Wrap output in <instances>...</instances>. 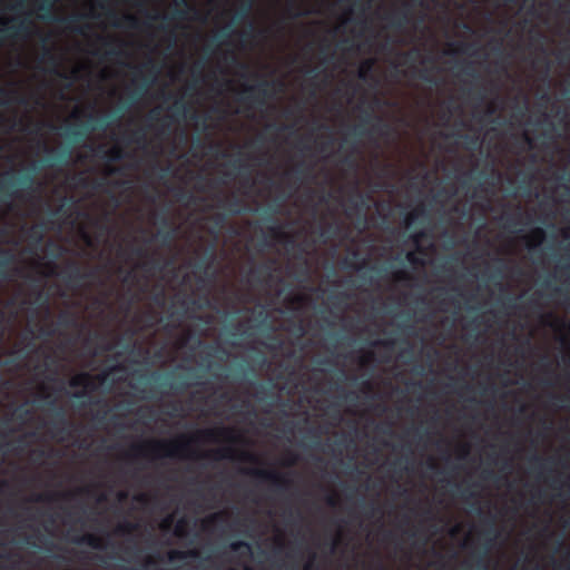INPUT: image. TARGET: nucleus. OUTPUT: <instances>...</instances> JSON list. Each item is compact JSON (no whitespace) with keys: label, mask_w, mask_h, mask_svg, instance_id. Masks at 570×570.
I'll return each mask as SVG.
<instances>
[{"label":"nucleus","mask_w":570,"mask_h":570,"mask_svg":"<svg viewBox=\"0 0 570 570\" xmlns=\"http://www.w3.org/2000/svg\"><path fill=\"white\" fill-rule=\"evenodd\" d=\"M372 345L373 346H383L385 348H392V346L394 345V342L389 341V340H380V341L373 342Z\"/></svg>","instance_id":"nucleus-48"},{"label":"nucleus","mask_w":570,"mask_h":570,"mask_svg":"<svg viewBox=\"0 0 570 570\" xmlns=\"http://www.w3.org/2000/svg\"><path fill=\"white\" fill-rule=\"evenodd\" d=\"M72 542L78 543V544H87V546L91 547L92 549H98V550L105 548L102 539L95 534H91V533H87L81 537L73 538Z\"/></svg>","instance_id":"nucleus-12"},{"label":"nucleus","mask_w":570,"mask_h":570,"mask_svg":"<svg viewBox=\"0 0 570 570\" xmlns=\"http://www.w3.org/2000/svg\"><path fill=\"white\" fill-rule=\"evenodd\" d=\"M426 237V234L424 230H419L412 235V240L416 245L417 250L421 253L422 249L420 247V242Z\"/></svg>","instance_id":"nucleus-38"},{"label":"nucleus","mask_w":570,"mask_h":570,"mask_svg":"<svg viewBox=\"0 0 570 570\" xmlns=\"http://www.w3.org/2000/svg\"><path fill=\"white\" fill-rule=\"evenodd\" d=\"M373 353H367L366 355L362 356L360 360V364L362 366L366 365L367 363L373 361Z\"/></svg>","instance_id":"nucleus-53"},{"label":"nucleus","mask_w":570,"mask_h":570,"mask_svg":"<svg viewBox=\"0 0 570 570\" xmlns=\"http://www.w3.org/2000/svg\"><path fill=\"white\" fill-rule=\"evenodd\" d=\"M137 528H138V525L136 523L126 521L124 523H120L117 527V532L121 533V534H127V533H131L132 531L137 530Z\"/></svg>","instance_id":"nucleus-33"},{"label":"nucleus","mask_w":570,"mask_h":570,"mask_svg":"<svg viewBox=\"0 0 570 570\" xmlns=\"http://www.w3.org/2000/svg\"><path fill=\"white\" fill-rule=\"evenodd\" d=\"M111 116H105L97 118L92 114L88 116L87 121L82 125L81 129L79 128H68L66 131V137L73 141L82 140L87 137V135L97 129H106L114 120Z\"/></svg>","instance_id":"nucleus-5"},{"label":"nucleus","mask_w":570,"mask_h":570,"mask_svg":"<svg viewBox=\"0 0 570 570\" xmlns=\"http://www.w3.org/2000/svg\"><path fill=\"white\" fill-rule=\"evenodd\" d=\"M173 110L175 115L185 116L187 112V104L181 100H176Z\"/></svg>","instance_id":"nucleus-34"},{"label":"nucleus","mask_w":570,"mask_h":570,"mask_svg":"<svg viewBox=\"0 0 570 570\" xmlns=\"http://www.w3.org/2000/svg\"><path fill=\"white\" fill-rule=\"evenodd\" d=\"M57 497H58V494L46 493V494H38L32 500L36 502H51V501L56 500Z\"/></svg>","instance_id":"nucleus-39"},{"label":"nucleus","mask_w":570,"mask_h":570,"mask_svg":"<svg viewBox=\"0 0 570 570\" xmlns=\"http://www.w3.org/2000/svg\"><path fill=\"white\" fill-rule=\"evenodd\" d=\"M219 439H224L228 442L236 443L240 441L238 434L232 428H217V429H205L199 430L194 438L186 435L179 436L174 441H148L140 444H134L131 446L132 458H147L149 454L154 456H167L176 458L187 453L190 450V443L196 440L206 442H217Z\"/></svg>","instance_id":"nucleus-1"},{"label":"nucleus","mask_w":570,"mask_h":570,"mask_svg":"<svg viewBox=\"0 0 570 570\" xmlns=\"http://www.w3.org/2000/svg\"><path fill=\"white\" fill-rule=\"evenodd\" d=\"M158 235L163 238L164 243H169L175 237L174 229L166 230V232H159Z\"/></svg>","instance_id":"nucleus-44"},{"label":"nucleus","mask_w":570,"mask_h":570,"mask_svg":"<svg viewBox=\"0 0 570 570\" xmlns=\"http://www.w3.org/2000/svg\"><path fill=\"white\" fill-rule=\"evenodd\" d=\"M354 132L357 136H364L367 131L363 128V126L358 125L354 128Z\"/></svg>","instance_id":"nucleus-62"},{"label":"nucleus","mask_w":570,"mask_h":570,"mask_svg":"<svg viewBox=\"0 0 570 570\" xmlns=\"http://www.w3.org/2000/svg\"><path fill=\"white\" fill-rule=\"evenodd\" d=\"M204 67H205V61H198L194 65L193 71H197L198 73H200L203 71Z\"/></svg>","instance_id":"nucleus-59"},{"label":"nucleus","mask_w":570,"mask_h":570,"mask_svg":"<svg viewBox=\"0 0 570 570\" xmlns=\"http://www.w3.org/2000/svg\"><path fill=\"white\" fill-rule=\"evenodd\" d=\"M68 156H69V154H63V155H60V156L49 157V158H46L43 160V163L47 166H52L53 164L66 161Z\"/></svg>","instance_id":"nucleus-35"},{"label":"nucleus","mask_w":570,"mask_h":570,"mask_svg":"<svg viewBox=\"0 0 570 570\" xmlns=\"http://www.w3.org/2000/svg\"><path fill=\"white\" fill-rule=\"evenodd\" d=\"M269 86L271 83L268 81H262L257 85L244 86L239 96V101L247 105L248 107L254 105L264 106L266 99L271 97L268 91Z\"/></svg>","instance_id":"nucleus-6"},{"label":"nucleus","mask_w":570,"mask_h":570,"mask_svg":"<svg viewBox=\"0 0 570 570\" xmlns=\"http://www.w3.org/2000/svg\"><path fill=\"white\" fill-rule=\"evenodd\" d=\"M83 14L75 13L69 17L61 18L59 19V21L63 23L67 29L78 33H83V28L77 27V24L83 19Z\"/></svg>","instance_id":"nucleus-16"},{"label":"nucleus","mask_w":570,"mask_h":570,"mask_svg":"<svg viewBox=\"0 0 570 570\" xmlns=\"http://www.w3.org/2000/svg\"><path fill=\"white\" fill-rule=\"evenodd\" d=\"M234 30L232 29V27H226L219 35H218V38H227L232 35Z\"/></svg>","instance_id":"nucleus-58"},{"label":"nucleus","mask_w":570,"mask_h":570,"mask_svg":"<svg viewBox=\"0 0 570 570\" xmlns=\"http://www.w3.org/2000/svg\"><path fill=\"white\" fill-rule=\"evenodd\" d=\"M134 254L138 257H146L147 256V250L144 248V247H136L132 249Z\"/></svg>","instance_id":"nucleus-56"},{"label":"nucleus","mask_w":570,"mask_h":570,"mask_svg":"<svg viewBox=\"0 0 570 570\" xmlns=\"http://www.w3.org/2000/svg\"><path fill=\"white\" fill-rule=\"evenodd\" d=\"M17 413H18V416L22 419V417L29 415L31 412H30V410L24 409L23 406H19L17 409Z\"/></svg>","instance_id":"nucleus-57"},{"label":"nucleus","mask_w":570,"mask_h":570,"mask_svg":"<svg viewBox=\"0 0 570 570\" xmlns=\"http://www.w3.org/2000/svg\"><path fill=\"white\" fill-rule=\"evenodd\" d=\"M425 214V208L423 206H419L413 212L409 213L404 218V224L406 227H410L417 218L419 216H422Z\"/></svg>","instance_id":"nucleus-23"},{"label":"nucleus","mask_w":570,"mask_h":570,"mask_svg":"<svg viewBox=\"0 0 570 570\" xmlns=\"http://www.w3.org/2000/svg\"><path fill=\"white\" fill-rule=\"evenodd\" d=\"M390 125L383 121L381 118H377V124L372 127V131L379 134L380 136H386L390 132Z\"/></svg>","instance_id":"nucleus-28"},{"label":"nucleus","mask_w":570,"mask_h":570,"mask_svg":"<svg viewBox=\"0 0 570 570\" xmlns=\"http://www.w3.org/2000/svg\"><path fill=\"white\" fill-rule=\"evenodd\" d=\"M296 460H297L296 455L291 454L289 459L287 461H285L284 464L287 466L294 465L296 463Z\"/></svg>","instance_id":"nucleus-64"},{"label":"nucleus","mask_w":570,"mask_h":570,"mask_svg":"<svg viewBox=\"0 0 570 570\" xmlns=\"http://www.w3.org/2000/svg\"><path fill=\"white\" fill-rule=\"evenodd\" d=\"M386 19L396 28L409 24L412 19V4L410 2H403L399 9L390 12Z\"/></svg>","instance_id":"nucleus-10"},{"label":"nucleus","mask_w":570,"mask_h":570,"mask_svg":"<svg viewBox=\"0 0 570 570\" xmlns=\"http://www.w3.org/2000/svg\"><path fill=\"white\" fill-rule=\"evenodd\" d=\"M464 140L470 147H475L479 144V139L475 136L465 135Z\"/></svg>","instance_id":"nucleus-51"},{"label":"nucleus","mask_w":570,"mask_h":570,"mask_svg":"<svg viewBox=\"0 0 570 570\" xmlns=\"http://www.w3.org/2000/svg\"><path fill=\"white\" fill-rule=\"evenodd\" d=\"M161 385L169 386L170 389H175V390H179V391L186 390L189 386V384L186 382H179L178 384H167L166 382H163Z\"/></svg>","instance_id":"nucleus-47"},{"label":"nucleus","mask_w":570,"mask_h":570,"mask_svg":"<svg viewBox=\"0 0 570 570\" xmlns=\"http://www.w3.org/2000/svg\"><path fill=\"white\" fill-rule=\"evenodd\" d=\"M164 292L161 291L160 293H158L157 295H155V302L159 305H163L164 303Z\"/></svg>","instance_id":"nucleus-63"},{"label":"nucleus","mask_w":570,"mask_h":570,"mask_svg":"<svg viewBox=\"0 0 570 570\" xmlns=\"http://www.w3.org/2000/svg\"><path fill=\"white\" fill-rule=\"evenodd\" d=\"M223 514L222 513H214L212 515H209L206 520H205V524H213V523H216L217 521H219L222 519Z\"/></svg>","instance_id":"nucleus-50"},{"label":"nucleus","mask_w":570,"mask_h":570,"mask_svg":"<svg viewBox=\"0 0 570 570\" xmlns=\"http://www.w3.org/2000/svg\"><path fill=\"white\" fill-rule=\"evenodd\" d=\"M128 157V154L119 146H115L109 150H105L101 158L109 163H118Z\"/></svg>","instance_id":"nucleus-17"},{"label":"nucleus","mask_w":570,"mask_h":570,"mask_svg":"<svg viewBox=\"0 0 570 570\" xmlns=\"http://www.w3.org/2000/svg\"><path fill=\"white\" fill-rule=\"evenodd\" d=\"M405 257L406 261L412 265H424L423 259L417 257V255L414 252H409Z\"/></svg>","instance_id":"nucleus-40"},{"label":"nucleus","mask_w":570,"mask_h":570,"mask_svg":"<svg viewBox=\"0 0 570 570\" xmlns=\"http://www.w3.org/2000/svg\"><path fill=\"white\" fill-rule=\"evenodd\" d=\"M32 26V21L24 18L7 26L4 29H1L0 32L3 33V37L6 38H27L31 35Z\"/></svg>","instance_id":"nucleus-9"},{"label":"nucleus","mask_w":570,"mask_h":570,"mask_svg":"<svg viewBox=\"0 0 570 570\" xmlns=\"http://www.w3.org/2000/svg\"><path fill=\"white\" fill-rule=\"evenodd\" d=\"M16 261L14 254L9 249L0 248V276H6L9 266Z\"/></svg>","instance_id":"nucleus-15"},{"label":"nucleus","mask_w":570,"mask_h":570,"mask_svg":"<svg viewBox=\"0 0 570 570\" xmlns=\"http://www.w3.org/2000/svg\"><path fill=\"white\" fill-rule=\"evenodd\" d=\"M216 200V207L225 210V213H216L210 217L214 228L209 232L215 238L218 237L220 229L225 226L228 215H238L244 208L243 199L234 194L226 196L217 195Z\"/></svg>","instance_id":"nucleus-2"},{"label":"nucleus","mask_w":570,"mask_h":570,"mask_svg":"<svg viewBox=\"0 0 570 570\" xmlns=\"http://www.w3.org/2000/svg\"><path fill=\"white\" fill-rule=\"evenodd\" d=\"M247 473L269 482L272 487L279 492L287 490L292 485V481L289 479L274 470L254 469L247 471Z\"/></svg>","instance_id":"nucleus-8"},{"label":"nucleus","mask_w":570,"mask_h":570,"mask_svg":"<svg viewBox=\"0 0 570 570\" xmlns=\"http://www.w3.org/2000/svg\"><path fill=\"white\" fill-rule=\"evenodd\" d=\"M275 261H269L268 263H265V264H262L261 266L256 267V268H252L249 271V275L255 279V281H262V276L263 275H266L268 278H272V272L274 269V265H275Z\"/></svg>","instance_id":"nucleus-14"},{"label":"nucleus","mask_w":570,"mask_h":570,"mask_svg":"<svg viewBox=\"0 0 570 570\" xmlns=\"http://www.w3.org/2000/svg\"><path fill=\"white\" fill-rule=\"evenodd\" d=\"M94 276L92 272L83 273L77 262H70L65 272V279L71 283H80Z\"/></svg>","instance_id":"nucleus-11"},{"label":"nucleus","mask_w":570,"mask_h":570,"mask_svg":"<svg viewBox=\"0 0 570 570\" xmlns=\"http://www.w3.org/2000/svg\"><path fill=\"white\" fill-rule=\"evenodd\" d=\"M250 7H252V2H249L245 8H243L239 12H237L235 18L238 21H242L243 19H245L249 13Z\"/></svg>","instance_id":"nucleus-45"},{"label":"nucleus","mask_w":570,"mask_h":570,"mask_svg":"<svg viewBox=\"0 0 570 570\" xmlns=\"http://www.w3.org/2000/svg\"><path fill=\"white\" fill-rule=\"evenodd\" d=\"M37 185L35 173H24L18 177L7 176L0 186V193L16 198L20 197L19 191H35Z\"/></svg>","instance_id":"nucleus-4"},{"label":"nucleus","mask_w":570,"mask_h":570,"mask_svg":"<svg viewBox=\"0 0 570 570\" xmlns=\"http://www.w3.org/2000/svg\"><path fill=\"white\" fill-rule=\"evenodd\" d=\"M29 236L37 243L41 242L43 237L41 229H39L37 226L31 227Z\"/></svg>","instance_id":"nucleus-41"},{"label":"nucleus","mask_w":570,"mask_h":570,"mask_svg":"<svg viewBox=\"0 0 570 570\" xmlns=\"http://www.w3.org/2000/svg\"><path fill=\"white\" fill-rule=\"evenodd\" d=\"M287 10L288 12L291 13V16L293 18H299V17H305L307 16L309 12L306 11V10H302L297 7L296 4V0H291L288 2V6H287Z\"/></svg>","instance_id":"nucleus-26"},{"label":"nucleus","mask_w":570,"mask_h":570,"mask_svg":"<svg viewBox=\"0 0 570 570\" xmlns=\"http://www.w3.org/2000/svg\"><path fill=\"white\" fill-rule=\"evenodd\" d=\"M108 17L112 19V26L117 28L125 24L129 28L136 29L139 24L138 19L132 14H125L121 19H119L114 11H109Z\"/></svg>","instance_id":"nucleus-13"},{"label":"nucleus","mask_w":570,"mask_h":570,"mask_svg":"<svg viewBox=\"0 0 570 570\" xmlns=\"http://www.w3.org/2000/svg\"><path fill=\"white\" fill-rule=\"evenodd\" d=\"M232 551H239L240 549H246L247 552L250 551V546L246 541H235L230 543Z\"/></svg>","instance_id":"nucleus-37"},{"label":"nucleus","mask_w":570,"mask_h":570,"mask_svg":"<svg viewBox=\"0 0 570 570\" xmlns=\"http://www.w3.org/2000/svg\"><path fill=\"white\" fill-rule=\"evenodd\" d=\"M326 503L330 505V507H336L337 505V498L335 494H330L326 497Z\"/></svg>","instance_id":"nucleus-55"},{"label":"nucleus","mask_w":570,"mask_h":570,"mask_svg":"<svg viewBox=\"0 0 570 570\" xmlns=\"http://www.w3.org/2000/svg\"><path fill=\"white\" fill-rule=\"evenodd\" d=\"M499 531L495 527L494 518H491L489 527L484 530V537L487 538L488 544H492L493 541L498 538Z\"/></svg>","instance_id":"nucleus-22"},{"label":"nucleus","mask_w":570,"mask_h":570,"mask_svg":"<svg viewBox=\"0 0 570 570\" xmlns=\"http://www.w3.org/2000/svg\"><path fill=\"white\" fill-rule=\"evenodd\" d=\"M128 142H145L146 141V131L142 129H137L131 131L127 136Z\"/></svg>","instance_id":"nucleus-29"},{"label":"nucleus","mask_w":570,"mask_h":570,"mask_svg":"<svg viewBox=\"0 0 570 570\" xmlns=\"http://www.w3.org/2000/svg\"><path fill=\"white\" fill-rule=\"evenodd\" d=\"M362 387H363L364 391H367V392L373 390V385H372L370 380L363 381L362 382Z\"/></svg>","instance_id":"nucleus-60"},{"label":"nucleus","mask_w":570,"mask_h":570,"mask_svg":"<svg viewBox=\"0 0 570 570\" xmlns=\"http://www.w3.org/2000/svg\"><path fill=\"white\" fill-rule=\"evenodd\" d=\"M419 78L426 81V82H433V78L431 77L429 70L423 69L419 71Z\"/></svg>","instance_id":"nucleus-49"},{"label":"nucleus","mask_w":570,"mask_h":570,"mask_svg":"<svg viewBox=\"0 0 570 570\" xmlns=\"http://www.w3.org/2000/svg\"><path fill=\"white\" fill-rule=\"evenodd\" d=\"M169 561L183 560L186 558H197L198 552L196 550H170L167 554Z\"/></svg>","instance_id":"nucleus-18"},{"label":"nucleus","mask_w":570,"mask_h":570,"mask_svg":"<svg viewBox=\"0 0 570 570\" xmlns=\"http://www.w3.org/2000/svg\"><path fill=\"white\" fill-rule=\"evenodd\" d=\"M186 525V521L185 519H180L177 524H176V534L177 535H181L183 534V529L185 528Z\"/></svg>","instance_id":"nucleus-54"},{"label":"nucleus","mask_w":570,"mask_h":570,"mask_svg":"<svg viewBox=\"0 0 570 570\" xmlns=\"http://www.w3.org/2000/svg\"><path fill=\"white\" fill-rule=\"evenodd\" d=\"M546 237V232L538 227V228H534L531 234H530V242L528 244L529 248H533L535 246H539L543 239Z\"/></svg>","instance_id":"nucleus-20"},{"label":"nucleus","mask_w":570,"mask_h":570,"mask_svg":"<svg viewBox=\"0 0 570 570\" xmlns=\"http://www.w3.org/2000/svg\"><path fill=\"white\" fill-rule=\"evenodd\" d=\"M461 497L464 499V500H468V499H472V498H475L476 494L472 491H470L469 488H465L461 491Z\"/></svg>","instance_id":"nucleus-52"},{"label":"nucleus","mask_w":570,"mask_h":570,"mask_svg":"<svg viewBox=\"0 0 570 570\" xmlns=\"http://www.w3.org/2000/svg\"><path fill=\"white\" fill-rule=\"evenodd\" d=\"M462 71H463L464 75H466L469 77H475L476 76L475 69H474L473 63L471 61L465 62Z\"/></svg>","instance_id":"nucleus-43"},{"label":"nucleus","mask_w":570,"mask_h":570,"mask_svg":"<svg viewBox=\"0 0 570 570\" xmlns=\"http://www.w3.org/2000/svg\"><path fill=\"white\" fill-rule=\"evenodd\" d=\"M215 259V249L214 247L210 248L207 253H206V256L200 259V262L198 263V267L199 268H204V271L206 272L207 269L210 268L213 262Z\"/></svg>","instance_id":"nucleus-25"},{"label":"nucleus","mask_w":570,"mask_h":570,"mask_svg":"<svg viewBox=\"0 0 570 570\" xmlns=\"http://www.w3.org/2000/svg\"><path fill=\"white\" fill-rule=\"evenodd\" d=\"M186 17H187V10H185V9H177V10H175V11L173 12V14H171L170 19H179V20H184V19H186ZM163 20H164V22H165V21H167V20H169V17L164 16V17H163Z\"/></svg>","instance_id":"nucleus-36"},{"label":"nucleus","mask_w":570,"mask_h":570,"mask_svg":"<svg viewBox=\"0 0 570 570\" xmlns=\"http://www.w3.org/2000/svg\"><path fill=\"white\" fill-rule=\"evenodd\" d=\"M373 65H374L373 60H371V59L365 60V61L361 65V67H360V69H358V75H357V76H358V78H360V79H362V80H366V79H367V77H368V75L371 73V70H372V68H373Z\"/></svg>","instance_id":"nucleus-27"},{"label":"nucleus","mask_w":570,"mask_h":570,"mask_svg":"<svg viewBox=\"0 0 570 570\" xmlns=\"http://www.w3.org/2000/svg\"><path fill=\"white\" fill-rule=\"evenodd\" d=\"M58 323L65 327L77 326V317L70 312H62L58 317Z\"/></svg>","instance_id":"nucleus-21"},{"label":"nucleus","mask_w":570,"mask_h":570,"mask_svg":"<svg viewBox=\"0 0 570 570\" xmlns=\"http://www.w3.org/2000/svg\"><path fill=\"white\" fill-rule=\"evenodd\" d=\"M46 56H47V59L48 61L50 62V65L53 67L52 71L58 75L59 77L63 78V79H68V75L67 73H62V72H59L58 70V59L56 56H53L49 50H46Z\"/></svg>","instance_id":"nucleus-30"},{"label":"nucleus","mask_w":570,"mask_h":570,"mask_svg":"<svg viewBox=\"0 0 570 570\" xmlns=\"http://www.w3.org/2000/svg\"><path fill=\"white\" fill-rule=\"evenodd\" d=\"M96 380H98L99 383H102L106 380V374L92 376L91 374H89L87 372H82V373H79V374L72 376L69 381V385L75 389H77V387L83 389L82 391L75 392L73 397L75 399L86 397L88 395L86 392L87 389H89V390L96 389V383H95Z\"/></svg>","instance_id":"nucleus-7"},{"label":"nucleus","mask_w":570,"mask_h":570,"mask_svg":"<svg viewBox=\"0 0 570 570\" xmlns=\"http://www.w3.org/2000/svg\"><path fill=\"white\" fill-rule=\"evenodd\" d=\"M395 278L399 281L409 279V274L404 271L397 272Z\"/></svg>","instance_id":"nucleus-61"},{"label":"nucleus","mask_w":570,"mask_h":570,"mask_svg":"<svg viewBox=\"0 0 570 570\" xmlns=\"http://www.w3.org/2000/svg\"><path fill=\"white\" fill-rule=\"evenodd\" d=\"M239 459L245 462H252V463L258 462L257 456H255L254 454H252L249 452H240Z\"/></svg>","instance_id":"nucleus-42"},{"label":"nucleus","mask_w":570,"mask_h":570,"mask_svg":"<svg viewBox=\"0 0 570 570\" xmlns=\"http://www.w3.org/2000/svg\"><path fill=\"white\" fill-rule=\"evenodd\" d=\"M53 8V0H46L43 3L39 6V9L45 11L47 14L43 16L46 20H56V17L51 14Z\"/></svg>","instance_id":"nucleus-31"},{"label":"nucleus","mask_w":570,"mask_h":570,"mask_svg":"<svg viewBox=\"0 0 570 570\" xmlns=\"http://www.w3.org/2000/svg\"><path fill=\"white\" fill-rule=\"evenodd\" d=\"M235 449L228 446L224 449H218L212 452L213 456L217 460L220 459H233L235 456Z\"/></svg>","instance_id":"nucleus-24"},{"label":"nucleus","mask_w":570,"mask_h":570,"mask_svg":"<svg viewBox=\"0 0 570 570\" xmlns=\"http://www.w3.org/2000/svg\"><path fill=\"white\" fill-rule=\"evenodd\" d=\"M135 70V91L132 94L134 100L142 97L148 88L155 83V80L158 76V68L153 59H148L141 66L132 67Z\"/></svg>","instance_id":"nucleus-3"},{"label":"nucleus","mask_w":570,"mask_h":570,"mask_svg":"<svg viewBox=\"0 0 570 570\" xmlns=\"http://www.w3.org/2000/svg\"><path fill=\"white\" fill-rule=\"evenodd\" d=\"M406 61H415L417 57L420 56L419 49H412L409 52L403 53Z\"/></svg>","instance_id":"nucleus-46"},{"label":"nucleus","mask_w":570,"mask_h":570,"mask_svg":"<svg viewBox=\"0 0 570 570\" xmlns=\"http://www.w3.org/2000/svg\"><path fill=\"white\" fill-rule=\"evenodd\" d=\"M311 170L309 167L305 166L304 163H299L295 166L293 169V173L295 175V178L297 181H302L303 177Z\"/></svg>","instance_id":"nucleus-32"},{"label":"nucleus","mask_w":570,"mask_h":570,"mask_svg":"<svg viewBox=\"0 0 570 570\" xmlns=\"http://www.w3.org/2000/svg\"><path fill=\"white\" fill-rule=\"evenodd\" d=\"M56 416L58 417L59 422L63 426L62 428L55 426V433H52V436H56L58 434L69 435V430H67L66 426H70L71 424L66 420L65 412L61 407L56 410Z\"/></svg>","instance_id":"nucleus-19"}]
</instances>
